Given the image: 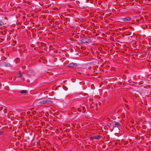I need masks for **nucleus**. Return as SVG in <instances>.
Masks as SVG:
<instances>
[{
    "label": "nucleus",
    "instance_id": "1",
    "mask_svg": "<svg viewBox=\"0 0 151 151\" xmlns=\"http://www.w3.org/2000/svg\"><path fill=\"white\" fill-rule=\"evenodd\" d=\"M77 65L76 63H69L68 65V66L69 67L72 68H75L77 67Z\"/></svg>",
    "mask_w": 151,
    "mask_h": 151
},
{
    "label": "nucleus",
    "instance_id": "2",
    "mask_svg": "<svg viewBox=\"0 0 151 151\" xmlns=\"http://www.w3.org/2000/svg\"><path fill=\"white\" fill-rule=\"evenodd\" d=\"M122 20L125 22H127L131 20V18L129 17H127L124 18H123L122 19Z\"/></svg>",
    "mask_w": 151,
    "mask_h": 151
},
{
    "label": "nucleus",
    "instance_id": "3",
    "mask_svg": "<svg viewBox=\"0 0 151 151\" xmlns=\"http://www.w3.org/2000/svg\"><path fill=\"white\" fill-rule=\"evenodd\" d=\"M101 138V137L98 135H95L91 137V138L92 139H99Z\"/></svg>",
    "mask_w": 151,
    "mask_h": 151
},
{
    "label": "nucleus",
    "instance_id": "4",
    "mask_svg": "<svg viewBox=\"0 0 151 151\" xmlns=\"http://www.w3.org/2000/svg\"><path fill=\"white\" fill-rule=\"evenodd\" d=\"M48 101L47 99L42 100L40 101V103L41 104H44L46 103Z\"/></svg>",
    "mask_w": 151,
    "mask_h": 151
},
{
    "label": "nucleus",
    "instance_id": "5",
    "mask_svg": "<svg viewBox=\"0 0 151 151\" xmlns=\"http://www.w3.org/2000/svg\"><path fill=\"white\" fill-rule=\"evenodd\" d=\"M20 93L22 94L25 93H27V91L26 90H23L21 91Z\"/></svg>",
    "mask_w": 151,
    "mask_h": 151
},
{
    "label": "nucleus",
    "instance_id": "6",
    "mask_svg": "<svg viewBox=\"0 0 151 151\" xmlns=\"http://www.w3.org/2000/svg\"><path fill=\"white\" fill-rule=\"evenodd\" d=\"M22 75L21 74V73H20L19 75L18 76V77H22Z\"/></svg>",
    "mask_w": 151,
    "mask_h": 151
},
{
    "label": "nucleus",
    "instance_id": "7",
    "mask_svg": "<svg viewBox=\"0 0 151 151\" xmlns=\"http://www.w3.org/2000/svg\"><path fill=\"white\" fill-rule=\"evenodd\" d=\"M3 133L2 131H0V135H2Z\"/></svg>",
    "mask_w": 151,
    "mask_h": 151
},
{
    "label": "nucleus",
    "instance_id": "8",
    "mask_svg": "<svg viewBox=\"0 0 151 151\" xmlns=\"http://www.w3.org/2000/svg\"><path fill=\"white\" fill-rule=\"evenodd\" d=\"M3 24V23L2 22H0V25H2Z\"/></svg>",
    "mask_w": 151,
    "mask_h": 151
},
{
    "label": "nucleus",
    "instance_id": "9",
    "mask_svg": "<svg viewBox=\"0 0 151 151\" xmlns=\"http://www.w3.org/2000/svg\"><path fill=\"white\" fill-rule=\"evenodd\" d=\"M118 124H119V123H115V125Z\"/></svg>",
    "mask_w": 151,
    "mask_h": 151
},
{
    "label": "nucleus",
    "instance_id": "10",
    "mask_svg": "<svg viewBox=\"0 0 151 151\" xmlns=\"http://www.w3.org/2000/svg\"><path fill=\"white\" fill-rule=\"evenodd\" d=\"M101 104V103L99 102V106Z\"/></svg>",
    "mask_w": 151,
    "mask_h": 151
}]
</instances>
